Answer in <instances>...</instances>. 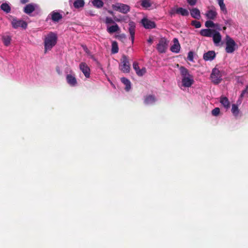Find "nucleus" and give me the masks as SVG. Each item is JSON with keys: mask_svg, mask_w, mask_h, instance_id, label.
Segmentation results:
<instances>
[{"mask_svg": "<svg viewBox=\"0 0 248 248\" xmlns=\"http://www.w3.org/2000/svg\"><path fill=\"white\" fill-rule=\"evenodd\" d=\"M180 73L182 77V83L185 87H190L193 84L194 81L193 76L191 75L188 70L184 66L180 68Z\"/></svg>", "mask_w": 248, "mask_h": 248, "instance_id": "nucleus-1", "label": "nucleus"}, {"mask_svg": "<svg viewBox=\"0 0 248 248\" xmlns=\"http://www.w3.org/2000/svg\"><path fill=\"white\" fill-rule=\"evenodd\" d=\"M57 35L52 32H50L46 36L44 40L45 53H46L48 50H50L51 48L55 46L57 43Z\"/></svg>", "mask_w": 248, "mask_h": 248, "instance_id": "nucleus-2", "label": "nucleus"}, {"mask_svg": "<svg viewBox=\"0 0 248 248\" xmlns=\"http://www.w3.org/2000/svg\"><path fill=\"white\" fill-rule=\"evenodd\" d=\"M119 69L123 73H129L130 70V64L128 58L126 55H123L121 59V62L119 64Z\"/></svg>", "mask_w": 248, "mask_h": 248, "instance_id": "nucleus-3", "label": "nucleus"}, {"mask_svg": "<svg viewBox=\"0 0 248 248\" xmlns=\"http://www.w3.org/2000/svg\"><path fill=\"white\" fill-rule=\"evenodd\" d=\"M169 41L165 37L161 38L156 46V49L160 53H165L168 47Z\"/></svg>", "mask_w": 248, "mask_h": 248, "instance_id": "nucleus-4", "label": "nucleus"}, {"mask_svg": "<svg viewBox=\"0 0 248 248\" xmlns=\"http://www.w3.org/2000/svg\"><path fill=\"white\" fill-rule=\"evenodd\" d=\"M112 8L114 11H118L124 14H127L130 10V7L129 5L119 2L112 4Z\"/></svg>", "mask_w": 248, "mask_h": 248, "instance_id": "nucleus-5", "label": "nucleus"}, {"mask_svg": "<svg viewBox=\"0 0 248 248\" xmlns=\"http://www.w3.org/2000/svg\"><path fill=\"white\" fill-rule=\"evenodd\" d=\"M226 52L228 53H232L235 50L236 44L234 41L229 35L226 36Z\"/></svg>", "mask_w": 248, "mask_h": 248, "instance_id": "nucleus-6", "label": "nucleus"}, {"mask_svg": "<svg viewBox=\"0 0 248 248\" xmlns=\"http://www.w3.org/2000/svg\"><path fill=\"white\" fill-rule=\"evenodd\" d=\"M221 77L219 70L216 68H213L210 76L212 82L215 84H219L222 80Z\"/></svg>", "mask_w": 248, "mask_h": 248, "instance_id": "nucleus-7", "label": "nucleus"}, {"mask_svg": "<svg viewBox=\"0 0 248 248\" xmlns=\"http://www.w3.org/2000/svg\"><path fill=\"white\" fill-rule=\"evenodd\" d=\"M11 23L12 27L15 29H17L18 27H22L23 29H26L27 27V23L21 19H17L16 18H13Z\"/></svg>", "mask_w": 248, "mask_h": 248, "instance_id": "nucleus-8", "label": "nucleus"}, {"mask_svg": "<svg viewBox=\"0 0 248 248\" xmlns=\"http://www.w3.org/2000/svg\"><path fill=\"white\" fill-rule=\"evenodd\" d=\"M142 26L146 29H152L156 27V24L154 21H152L146 17H144L141 20Z\"/></svg>", "mask_w": 248, "mask_h": 248, "instance_id": "nucleus-9", "label": "nucleus"}, {"mask_svg": "<svg viewBox=\"0 0 248 248\" xmlns=\"http://www.w3.org/2000/svg\"><path fill=\"white\" fill-rule=\"evenodd\" d=\"M79 68L86 78H89L90 77V69L86 63L81 62L79 64Z\"/></svg>", "mask_w": 248, "mask_h": 248, "instance_id": "nucleus-10", "label": "nucleus"}, {"mask_svg": "<svg viewBox=\"0 0 248 248\" xmlns=\"http://www.w3.org/2000/svg\"><path fill=\"white\" fill-rule=\"evenodd\" d=\"M128 31L130 35V38L132 42L133 43L135 38L136 24L134 22L130 21L128 23Z\"/></svg>", "mask_w": 248, "mask_h": 248, "instance_id": "nucleus-11", "label": "nucleus"}, {"mask_svg": "<svg viewBox=\"0 0 248 248\" xmlns=\"http://www.w3.org/2000/svg\"><path fill=\"white\" fill-rule=\"evenodd\" d=\"M173 45L171 46L170 49L172 52L178 53L180 49V45L179 43L178 40L174 38L173 40Z\"/></svg>", "mask_w": 248, "mask_h": 248, "instance_id": "nucleus-12", "label": "nucleus"}, {"mask_svg": "<svg viewBox=\"0 0 248 248\" xmlns=\"http://www.w3.org/2000/svg\"><path fill=\"white\" fill-rule=\"evenodd\" d=\"M216 57V53L214 51H209L203 54V59L205 61H212Z\"/></svg>", "mask_w": 248, "mask_h": 248, "instance_id": "nucleus-13", "label": "nucleus"}, {"mask_svg": "<svg viewBox=\"0 0 248 248\" xmlns=\"http://www.w3.org/2000/svg\"><path fill=\"white\" fill-rule=\"evenodd\" d=\"M215 31V30L214 29H202L200 31V34L203 36L211 37Z\"/></svg>", "mask_w": 248, "mask_h": 248, "instance_id": "nucleus-14", "label": "nucleus"}, {"mask_svg": "<svg viewBox=\"0 0 248 248\" xmlns=\"http://www.w3.org/2000/svg\"><path fill=\"white\" fill-rule=\"evenodd\" d=\"M67 83L71 86H75L77 84L75 77L71 74H68L66 77Z\"/></svg>", "mask_w": 248, "mask_h": 248, "instance_id": "nucleus-15", "label": "nucleus"}, {"mask_svg": "<svg viewBox=\"0 0 248 248\" xmlns=\"http://www.w3.org/2000/svg\"><path fill=\"white\" fill-rule=\"evenodd\" d=\"M212 37H213V42L216 46L217 45L221 40V35L220 33L216 30L214 32Z\"/></svg>", "mask_w": 248, "mask_h": 248, "instance_id": "nucleus-16", "label": "nucleus"}, {"mask_svg": "<svg viewBox=\"0 0 248 248\" xmlns=\"http://www.w3.org/2000/svg\"><path fill=\"white\" fill-rule=\"evenodd\" d=\"M35 9V5L32 3H30L26 5L24 8L23 11L25 13L29 15L32 13Z\"/></svg>", "mask_w": 248, "mask_h": 248, "instance_id": "nucleus-17", "label": "nucleus"}, {"mask_svg": "<svg viewBox=\"0 0 248 248\" xmlns=\"http://www.w3.org/2000/svg\"><path fill=\"white\" fill-rule=\"evenodd\" d=\"M190 15L195 19H200L201 18L200 11L197 8H193L190 10Z\"/></svg>", "mask_w": 248, "mask_h": 248, "instance_id": "nucleus-18", "label": "nucleus"}, {"mask_svg": "<svg viewBox=\"0 0 248 248\" xmlns=\"http://www.w3.org/2000/svg\"><path fill=\"white\" fill-rule=\"evenodd\" d=\"M51 19L54 22H59L62 18V15L58 12L53 11L51 13Z\"/></svg>", "mask_w": 248, "mask_h": 248, "instance_id": "nucleus-19", "label": "nucleus"}, {"mask_svg": "<svg viewBox=\"0 0 248 248\" xmlns=\"http://www.w3.org/2000/svg\"><path fill=\"white\" fill-rule=\"evenodd\" d=\"M119 30L120 28L116 23H115L114 25L111 26H108L107 28V31L110 34L118 31Z\"/></svg>", "mask_w": 248, "mask_h": 248, "instance_id": "nucleus-20", "label": "nucleus"}, {"mask_svg": "<svg viewBox=\"0 0 248 248\" xmlns=\"http://www.w3.org/2000/svg\"><path fill=\"white\" fill-rule=\"evenodd\" d=\"M220 103L226 108H228L230 107V103L228 98L226 97H220Z\"/></svg>", "mask_w": 248, "mask_h": 248, "instance_id": "nucleus-21", "label": "nucleus"}, {"mask_svg": "<svg viewBox=\"0 0 248 248\" xmlns=\"http://www.w3.org/2000/svg\"><path fill=\"white\" fill-rule=\"evenodd\" d=\"M217 16V13L214 10H210L207 12L205 14V16L208 19L210 20L214 19Z\"/></svg>", "mask_w": 248, "mask_h": 248, "instance_id": "nucleus-22", "label": "nucleus"}, {"mask_svg": "<svg viewBox=\"0 0 248 248\" xmlns=\"http://www.w3.org/2000/svg\"><path fill=\"white\" fill-rule=\"evenodd\" d=\"M155 100L156 99L154 96L149 95L145 97L144 103L146 105L151 104L154 103Z\"/></svg>", "mask_w": 248, "mask_h": 248, "instance_id": "nucleus-23", "label": "nucleus"}, {"mask_svg": "<svg viewBox=\"0 0 248 248\" xmlns=\"http://www.w3.org/2000/svg\"><path fill=\"white\" fill-rule=\"evenodd\" d=\"M175 13L177 14H180L183 16H188L189 15L188 11L184 8L179 7L175 10Z\"/></svg>", "mask_w": 248, "mask_h": 248, "instance_id": "nucleus-24", "label": "nucleus"}, {"mask_svg": "<svg viewBox=\"0 0 248 248\" xmlns=\"http://www.w3.org/2000/svg\"><path fill=\"white\" fill-rule=\"evenodd\" d=\"M140 5L144 8L147 9L152 6L151 0H140Z\"/></svg>", "mask_w": 248, "mask_h": 248, "instance_id": "nucleus-25", "label": "nucleus"}, {"mask_svg": "<svg viewBox=\"0 0 248 248\" xmlns=\"http://www.w3.org/2000/svg\"><path fill=\"white\" fill-rule=\"evenodd\" d=\"M121 80L125 85V90L129 91L131 88V83L129 80L125 78H122Z\"/></svg>", "mask_w": 248, "mask_h": 248, "instance_id": "nucleus-26", "label": "nucleus"}, {"mask_svg": "<svg viewBox=\"0 0 248 248\" xmlns=\"http://www.w3.org/2000/svg\"><path fill=\"white\" fill-rule=\"evenodd\" d=\"M85 2L83 0H76L74 3V6L76 8H79L84 6Z\"/></svg>", "mask_w": 248, "mask_h": 248, "instance_id": "nucleus-27", "label": "nucleus"}, {"mask_svg": "<svg viewBox=\"0 0 248 248\" xmlns=\"http://www.w3.org/2000/svg\"><path fill=\"white\" fill-rule=\"evenodd\" d=\"M92 3L94 7L97 8H102L104 5V2L102 0H93Z\"/></svg>", "mask_w": 248, "mask_h": 248, "instance_id": "nucleus-28", "label": "nucleus"}, {"mask_svg": "<svg viewBox=\"0 0 248 248\" xmlns=\"http://www.w3.org/2000/svg\"><path fill=\"white\" fill-rule=\"evenodd\" d=\"M0 8L6 13H9L11 11V8L10 6L6 3L1 4L0 5Z\"/></svg>", "mask_w": 248, "mask_h": 248, "instance_id": "nucleus-29", "label": "nucleus"}, {"mask_svg": "<svg viewBox=\"0 0 248 248\" xmlns=\"http://www.w3.org/2000/svg\"><path fill=\"white\" fill-rule=\"evenodd\" d=\"M231 111L233 115L235 116H237L238 115L239 113V109H238V106L236 104H233L232 105Z\"/></svg>", "mask_w": 248, "mask_h": 248, "instance_id": "nucleus-30", "label": "nucleus"}, {"mask_svg": "<svg viewBox=\"0 0 248 248\" xmlns=\"http://www.w3.org/2000/svg\"><path fill=\"white\" fill-rule=\"evenodd\" d=\"M119 48L118 44L116 41H113L112 43L111 53L115 54L118 52Z\"/></svg>", "mask_w": 248, "mask_h": 248, "instance_id": "nucleus-31", "label": "nucleus"}, {"mask_svg": "<svg viewBox=\"0 0 248 248\" xmlns=\"http://www.w3.org/2000/svg\"><path fill=\"white\" fill-rule=\"evenodd\" d=\"M218 3L220 6V9L223 12L227 13V11L225 4L224 3V0H217Z\"/></svg>", "mask_w": 248, "mask_h": 248, "instance_id": "nucleus-32", "label": "nucleus"}, {"mask_svg": "<svg viewBox=\"0 0 248 248\" xmlns=\"http://www.w3.org/2000/svg\"><path fill=\"white\" fill-rule=\"evenodd\" d=\"M205 26L207 28H215L218 26V24H215L211 20H207L205 23Z\"/></svg>", "mask_w": 248, "mask_h": 248, "instance_id": "nucleus-33", "label": "nucleus"}, {"mask_svg": "<svg viewBox=\"0 0 248 248\" xmlns=\"http://www.w3.org/2000/svg\"><path fill=\"white\" fill-rule=\"evenodd\" d=\"M2 40L5 46H8L10 44L11 38L9 36H4L2 37Z\"/></svg>", "mask_w": 248, "mask_h": 248, "instance_id": "nucleus-34", "label": "nucleus"}, {"mask_svg": "<svg viewBox=\"0 0 248 248\" xmlns=\"http://www.w3.org/2000/svg\"><path fill=\"white\" fill-rule=\"evenodd\" d=\"M146 73V69L145 67H143L141 69H140L138 72H137V75L138 76L141 77L143 76Z\"/></svg>", "mask_w": 248, "mask_h": 248, "instance_id": "nucleus-35", "label": "nucleus"}, {"mask_svg": "<svg viewBox=\"0 0 248 248\" xmlns=\"http://www.w3.org/2000/svg\"><path fill=\"white\" fill-rule=\"evenodd\" d=\"M191 25L194 26L196 28H200L201 27L200 22L197 20H193L191 21Z\"/></svg>", "mask_w": 248, "mask_h": 248, "instance_id": "nucleus-36", "label": "nucleus"}, {"mask_svg": "<svg viewBox=\"0 0 248 248\" xmlns=\"http://www.w3.org/2000/svg\"><path fill=\"white\" fill-rule=\"evenodd\" d=\"M115 37L123 42H124L126 39V36L124 34L117 35L115 36Z\"/></svg>", "mask_w": 248, "mask_h": 248, "instance_id": "nucleus-37", "label": "nucleus"}, {"mask_svg": "<svg viewBox=\"0 0 248 248\" xmlns=\"http://www.w3.org/2000/svg\"><path fill=\"white\" fill-rule=\"evenodd\" d=\"M220 113V109L218 108H216L212 110V114L213 116H217Z\"/></svg>", "mask_w": 248, "mask_h": 248, "instance_id": "nucleus-38", "label": "nucleus"}, {"mask_svg": "<svg viewBox=\"0 0 248 248\" xmlns=\"http://www.w3.org/2000/svg\"><path fill=\"white\" fill-rule=\"evenodd\" d=\"M246 94H248V85H247L246 88L242 91L240 98H243Z\"/></svg>", "mask_w": 248, "mask_h": 248, "instance_id": "nucleus-39", "label": "nucleus"}, {"mask_svg": "<svg viewBox=\"0 0 248 248\" xmlns=\"http://www.w3.org/2000/svg\"><path fill=\"white\" fill-rule=\"evenodd\" d=\"M105 23L106 24H115L114 20L109 17H107L105 19Z\"/></svg>", "mask_w": 248, "mask_h": 248, "instance_id": "nucleus-40", "label": "nucleus"}, {"mask_svg": "<svg viewBox=\"0 0 248 248\" xmlns=\"http://www.w3.org/2000/svg\"><path fill=\"white\" fill-rule=\"evenodd\" d=\"M133 67L134 69L135 70L136 73L140 69V67L139 66V63L136 62H133Z\"/></svg>", "mask_w": 248, "mask_h": 248, "instance_id": "nucleus-41", "label": "nucleus"}, {"mask_svg": "<svg viewBox=\"0 0 248 248\" xmlns=\"http://www.w3.org/2000/svg\"><path fill=\"white\" fill-rule=\"evenodd\" d=\"M187 59L190 61H193V52L192 51H189L188 52Z\"/></svg>", "mask_w": 248, "mask_h": 248, "instance_id": "nucleus-42", "label": "nucleus"}, {"mask_svg": "<svg viewBox=\"0 0 248 248\" xmlns=\"http://www.w3.org/2000/svg\"><path fill=\"white\" fill-rule=\"evenodd\" d=\"M188 4L191 6L195 5L197 2V0H187Z\"/></svg>", "mask_w": 248, "mask_h": 248, "instance_id": "nucleus-43", "label": "nucleus"}, {"mask_svg": "<svg viewBox=\"0 0 248 248\" xmlns=\"http://www.w3.org/2000/svg\"><path fill=\"white\" fill-rule=\"evenodd\" d=\"M147 42L150 44L153 43V40L152 37H150L149 39L147 40Z\"/></svg>", "mask_w": 248, "mask_h": 248, "instance_id": "nucleus-44", "label": "nucleus"}, {"mask_svg": "<svg viewBox=\"0 0 248 248\" xmlns=\"http://www.w3.org/2000/svg\"><path fill=\"white\" fill-rule=\"evenodd\" d=\"M175 10L176 9H171V11H170V14L171 15H173L175 14H176L175 13Z\"/></svg>", "mask_w": 248, "mask_h": 248, "instance_id": "nucleus-45", "label": "nucleus"}, {"mask_svg": "<svg viewBox=\"0 0 248 248\" xmlns=\"http://www.w3.org/2000/svg\"><path fill=\"white\" fill-rule=\"evenodd\" d=\"M29 0H20V2L22 4H25L29 2Z\"/></svg>", "mask_w": 248, "mask_h": 248, "instance_id": "nucleus-46", "label": "nucleus"}, {"mask_svg": "<svg viewBox=\"0 0 248 248\" xmlns=\"http://www.w3.org/2000/svg\"><path fill=\"white\" fill-rule=\"evenodd\" d=\"M115 20L117 22H119L120 21V20L119 19H115Z\"/></svg>", "mask_w": 248, "mask_h": 248, "instance_id": "nucleus-47", "label": "nucleus"}, {"mask_svg": "<svg viewBox=\"0 0 248 248\" xmlns=\"http://www.w3.org/2000/svg\"><path fill=\"white\" fill-rule=\"evenodd\" d=\"M83 48H84V49L85 50H86V49H87V47H86V46H85V47H84Z\"/></svg>", "mask_w": 248, "mask_h": 248, "instance_id": "nucleus-48", "label": "nucleus"}, {"mask_svg": "<svg viewBox=\"0 0 248 248\" xmlns=\"http://www.w3.org/2000/svg\"><path fill=\"white\" fill-rule=\"evenodd\" d=\"M223 29L224 30H225L226 29V27H223Z\"/></svg>", "mask_w": 248, "mask_h": 248, "instance_id": "nucleus-49", "label": "nucleus"}, {"mask_svg": "<svg viewBox=\"0 0 248 248\" xmlns=\"http://www.w3.org/2000/svg\"><path fill=\"white\" fill-rule=\"evenodd\" d=\"M57 72H58V73H59V74H60V72L59 70H58L57 69Z\"/></svg>", "mask_w": 248, "mask_h": 248, "instance_id": "nucleus-50", "label": "nucleus"}, {"mask_svg": "<svg viewBox=\"0 0 248 248\" xmlns=\"http://www.w3.org/2000/svg\"><path fill=\"white\" fill-rule=\"evenodd\" d=\"M108 12L110 14H112L113 13L112 11H109Z\"/></svg>", "mask_w": 248, "mask_h": 248, "instance_id": "nucleus-51", "label": "nucleus"}]
</instances>
